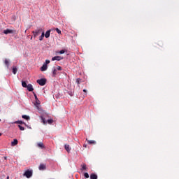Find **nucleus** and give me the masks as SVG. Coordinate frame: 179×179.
Listing matches in <instances>:
<instances>
[{
  "instance_id": "nucleus-1",
  "label": "nucleus",
  "mask_w": 179,
  "mask_h": 179,
  "mask_svg": "<svg viewBox=\"0 0 179 179\" xmlns=\"http://www.w3.org/2000/svg\"><path fill=\"white\" fill-rule=\"evenodd\" d=\"M41 31H43V28H38L36 30L33 31L32 34L34 35V38H36L37 36H40V34H41Z\"/></svg>"
},
{
  "instance_id": "nucleus-2",
  "label": "nucleus",
  "mask_w": 179,
  "mask_h": 179,
  "mask_svg": "<svg viewBox=\"0 0 179 179\" xmlns=\"http://www.w3.org/2000/svg\"><path fill=\"white\" fill-rule=\"evenodd\" d=\"M23 176L27 177V178H31V177H33V171L28 169L24 173Z\"/></svg>"
},
{
  "instance_id": "nucleus-3",
  "label": "nucleus",
  "mask_w": 179,
  "mask_h": 179,
  "mask_svg": "<svg viewBox=\"0 0 179 179\" xmlns=\"http://www.w3.org/2000/svg\"><path fill=\"white\" fill-rule=\"evenodd\" d=\"M36 83L40 85V86H44L47 83V79L41 78L36 80Z\"/></svg>"
},
{
  "instance_id": "nucleus-4",
  "label": "nucleus",
  "mask_w": 179,
  "mask_h": 179,
  "mask_svg": "<svg viewBox=\"0 0 179 179\" xmlns=\"http://www.w3.org/2000/svg\"><path fill=\"white\" fill-rule=\"evenodd\" d=\"M61 59H64V57L61 56H55L52 58V61H61Z\"/></svg>"
},
{
  "instance_id": "nucleus-5",
  "label": "nucleus",
  "mask_w": 179,
  "mask_h": 179,
  "mask_svg": "<svg viewBox=\"0 0 179 179\" xmlns=\"http://www.w3.org/2000/svg\"><path fill=\"white\" fill-rule=\"evenodd\" d=\"M39 170L41 171H43V170H45V169H47V165L45 164H41L39 165V167H38Z\"/></svg>"
},
{
  "instance_id": "nucleus-6",
  "label": "nucleus",
  "mask_w": 179,
  "mask_h": 179,
  "mask_svg": "<svg viewBox=\"0 0 179 179\" xmlns=\"http://www.w3.org/2000/svg\"><path fill=\"white\" fill-rule=\"evenodd\" d=\"M27 88L29 92H33V90H34V89L33 88V85L31 84H28L27 85Z\"/></svg>"
},
{
  "instance_id": "nucleus-7",
  "label": "nucleus",
  "mask_w": 179,
  "mask_h": 179,
  "mask_svg": "<svg viewBox=\"0 0 179 179\" xmlns=\"http://www.w3.org/2000/svg\"><path fill=\"white\" fill-rule=\"evenodd\" d=\"M38 148H40L41 149H45V146L44 145V143L40 142L37 143Z\"/></svg>"
},
{
  "instance_id": "nucleus-8",
  "label": "nucleus",
  "mask_w": 179,
  "mask_h": 179,
  "mask_svg": "<svg viewBox=\"0 0 179 179\" xmlns=\"http://www.w3.org/2000/svg\"><path fill=\"white\" fill-rule=\"evenodd\" d=\"M4 34H10L13 33V30L12 29H6L3 31Z\"/></svg>"
},
{
  "instance_id": "nucleus-9",
  "label": "nucleus",
  "mask_w": 179,
  "mask_h": 179,
  "mask_svg": "<svg viewBox=\"0 0 179 179\" xmlns=\"http://www.w3.org/2000/svg\"><path fill=\"white\" fill-rule=\"evenodd\" d=\"M47 69H48L47 64H44L41 67V71L42 72H44Z\"/></svg>"
},
{
  "instance_id": "nucleus-10",
  "label": "nucleus",
  "mask_w": 179,
  "mask_h": 179,
  "mask_svg": "<svg viewBox=\"0 0 179 179\" xmlns=\"http://www.w3.org/2000/svg\"><path fill=\"white\" fill-rule=\"evenodd\" d=\"M57 76V69L55 67L52 68V78H55Z\"/></svg>"
},
{
  "instance_id": "nucleus-11",
  "label": "nucleus",
  "mask_w": 179,
  "mask_h": 179,
  "mask_svg": "<svg viewBox=\"0 0 179 179\" xmlns=\"http://www.w3.org/2000/svg\"><path fill=\"white\" fill-rule=\"evenodd\" d=\"M64 148L66 150V152H68V153H69V152H71V147L69 146V145H64Z\"/></svg>"
},
{
  "instance_id": "nucleus-12",
  "label": "nucleus",
  "mask_w": 179,
  "mask_h": 179,
  "mask_svg": "<svg viewBox=\"0 0 179 179\" xmlns=\"http://www.w3.org/2000/svg\"><path fill=\"white\" fill-rule=\"evenodd\" d=\"M51 33V30H48L45 34V38H48L50 37V34Z\"/></svg>"
},
{
  "instance_id": "nucleus-13",
  "label": "nucleus",
  "mask_w": 179,
  "mask_h": 179,
  "mask_svg": "<svg viewBox=\"0 0 179 179\" xmlns=\"http://www.w3.org/2000/svg\"><path fill=\"white\" fill-rule=\"evenodd\" d=\"M87 141L89 145H96V141L94 140H87Z\"/></svg>"
},
{
  "instance_id": "nucleus-14",
  "label": "nucleus",
  "mask_w": 179,
  "mask_h": 179,
  "mask_svg": "<svg viewBox=\"0 0 179 179\" xmlns=\"http://www.w3.org/2000/svg\"><path fill=\"white\" fill-rule=\"evenodd\" d=\"M90 179H97V176L95 173H91L90 176Z\"/></svg>"
},
{
  "instance_id": "nucleus-15",
  "label": "nucleus",
  "mask_w": 179,
  "mask_h": 179,
  "mask_svg": "<svg viewBox=\"0 0 179 179\" xmlns=\"http://www.w3.org/2000/svg\"><path fill=\"white\" fill-rule=\"evenodd\" d=\"M44 37H45V33H44V31H43L42 34H41V36L39 37L40 41H43Z\"/></svg>"
},
{
  "instance_id": "nucleus-16",
  "label": "nucleus",
  "mask_w": 179,
  "mask_h": 179,
  "mask_svg": "<svg viewBox=\"0 0 179 179\" xmlns=\"http://www.w3.org/2000/svg\"><path fill=\"white\" fill-rule=\"evenodd\" d=\"M15 124H20L21 125L24 124V125H25L26 127H27V128H29V126H27L26 123H24V122L23 121H17L15 122Z\"/></svg>"
},
{
  "instance_id": "nucleus-17",
  "label": "nucleus",
  "mask_w": 179,
  "mask_h": 179,
  "mask_svg": "<svg viewBox=\"0 0 179 179\" xmlns=\"http://www.w3.org/2000/svg\"><path fill=\"white\" fill-rule=\"evenodd\" d=\"M17 145V139H14L13 141L11 143L12 146H16Z\"/></svg>"
},
{
  "instance_id": "nucleus-18",
  "label": "nucleus",
  "mask_w": 179,
  "mask_h": 179,
  "mask_svg": "<svg viewBox=\"0 0 179 179\" xmlns=\"http://www.w3.org/2000/svg\"><path fill=\"white\" fill-rule=\"evenodd\" d=\"M13 73L14 75H16V73H17V67H15V66L13 67Z\"/></svg>"
},
{
  "instance_id": "nucleus-19",
  "label": "nucleus",
  "mask_w": 179,
  "mask_h": 179,
  "mask_svg": "<svg viewBox=\"0 0 179 179\" xmlns=\"http://www.w3.org/2000/svg\"><path fill=\"white\" fill-rule=\"evenodd\" d=\"M35 106H36V107H38V106H40V100H38V99H36Z\"/></svg>"
},
{
  "instance_id": "nucleus-20",
  "label": "nucleus",
  "mask_w": 179,
  "mask_h": 179,
  "mask_svg": "<svg viewBox=\"0 0 179 179\" xmlns=\"http://www.w3.org/2000/svg\"><path fill=\"white\" fill-rule=\"evenodd\" d=\"M84 170H87V167L86 166V164H84L82 165L81 171H83Z\"/></svg>"
},
{
  "instance_id": "nucleus-21",
  "label": "nucleus",
  "mask_w": 179,
  "mask_h": 179,
  "mask_svg": "<svg viewBox=\"0 0 179 179\" xmlns=\"http://www.w3.org/2000/svg\"><path fill=\"white\" fill-rule=\"evenodd\" d=\"M27 83H26V82L25 81H22V87H27Z\"/></svg>"
},
{
  "instance_id": "nucleus-22",
  "label": "nucleus",
  "mask_w": 179,
  "mask_h": 179,
  "mask_svg": "<svg viewBox=\"0 0 179 179\" xmlns=\"http://www.w3.org/2000/svg\"><path fill=\"white\" fill-rule=\"evenodd\" d=\"M22 117V118H24V120H30V117H29L26 115H23Z\"/></svg>"
},
{
  "instance_id": "nucleus-23",
  "label": "nucleus",
  "mask_w": 179,
  "mask_h": 179,
  "mask_svg": "<svg viewBox=\"0 0 179 179\" xmlns=\"http://www.w3.org/2000/svg\"><path fill=\"white\" fill-rule=\"evenodd\" d=\"M4 62L7 68H9V61H8V59H6Z\"/></svg>"
},
{
  "instance_id": "nucleus-24",
  "label": "nucleus",
  "mask_w": 179,
  "mask_h": 179,
  "mask_svg": "<svg viewBox=\"0 0 179 179\" xmlns=\"http://www.w3.org/2000/svg\"><path fill=\"white\" fill-rule=\"evenodd\" d=\"M57 54H65V50H62L59 52H57Z\"/></svg>"
},
{
  "instance_id": "nucleus-25",
  "label": "nucleus",
  "mask_w": 179,
  "mask_h": 179,
  "mask_svg": "<svg viewBox=\"0 0 179 179\" xmlns=\"http://www.w3.org/2000/svg\"><path fill=\"white\" fill-rule=\"evenodd\" d=\"M47 122L50 124H52V122H54V120L52 119L48 120Z\"/></svg>"
},
{
  "instance_id": "nucleus-26",
  "label": "nucleus",
  "mask_w": 179,
  "mask_h": 179,
  "mask_svg": "<svg viewBox=\"0 0 179 179\" xmlns=\"http://www.w3.org/2000/svg\"><path fill=\"white\" fill-rule=\"evenodd\" d=\"M18 127L20 128V131H24V127L22 125H18Z\"/></svg>"
},
{
  "instance_id": "nucleus-27",
  "label": "nucleus",
  "mask_w": 179,
  "mask_h": 179,
  "mask_svg": "<svg viewBox=\"0 0 179 179\" xmlns=\"http://www.w3.org/2000/svg\"><path fill=\"white\" fill-rule=\"evenodd\" d=\"M84 176H85V178H89V173H85Z\"/></svg>"
},
{
  "instance_id": "nucleus-28",
  "label": "nucleus",
  "mask_w": 179,
  "mask_h": 179,
  "mask_svg": "<svg viewBox=\"0 0 179 179\" xmlns=\"http://www.w3.org/2000/svg\"><path fill=\"white\" fill-rule=\"evenodd\" d=\"M56 31H57V33H58V34H61V30H59V29H58V28H56Z\"/></svg>"
},
{
  "instance_id": "nucleus-29",
  "label": "nucleus",
  "mask_w": 179,
  "mask_h": 179,
  "mask_svg": "<svg viewBox=\"0 0 179 179\" xmlns=\"http://www.w3.org/2000/svg\"><path fill=\"white\" fill-rule=\"evenodd\" d=\"M76 83H78V85H80V78H77L76 79Z\"/></svg>"
},
{
  "instance_id": "nucleus-30",
  "label": "nucleus",
  "mask_w": 179,
  "mask_h": 179,
  "mask_svg": "<svg viewBox=\"0 0 179 179\" xmlns=\"http://www.w3.org/2000/svg\"><path fill=\"white\" fill-rule=\"evenodd\" d=\"M42 122L45 124H47V122L45 121V119H44L43 117H42Z\"/></svg>"
},
{
  "instance_id": "nucleus-31",
  "label": "nucleus",
  "mask_w": 179,
  "mask_h": 179,
  "mask_svg": "<svg viewBox=\"0 0 179 179\" xmlns=\"http://www.w3.org/2000/svg\"><path fill=\"white\" fill-rule=\"evenodd\" d=\"M57 71H62V67L59 66H57Z\"/></svg>"
},
{
  "instance_id": "nucleus-32",
  "label": "nucleus",
  "mask_w": 179,
  "mask_h": 179,
  "mask_svg": "<svg viewBox=\"0 0 179 179\" xmlns=\"http://www.w3.org/2000/svg\"><path fill=\"white\" fill-rule=\"evenodd\" d=\"M50 60L47 59L45 60V65H48V64H50Z\"/></svg>"
},
{
  "instance_id": "nucleus-33",
  "label": "nucleus",
  "mask_w": 179,
  "mask_h": 179,
  "mask_svg": "<svg viewBox=\"0 0 179 179\" xmlns=\"http://www.w3.org/2000/svg\"><path fill=\"white\" fill-rule=\"evenodd\" d=\"M34 97H35V100H37V99H38V98H37V94H36V93L34 92Z\"/></svg>"
},
{
  "instance_id": "nucleus-34",
  "label": "nucleus",
  "mask_w": 179,
  "mask_h": 179,
  "mask_svg": "<svg viewBox=\"0 0 179 179\" xmlns=\"http://www.w3.org/2000/svg\"><path fill=\"white\" fill-rule=\"evenodd\" d=\"M4 160H8V157H4Z\"/></svg>"
},
{
  "instance_id": "nucleus-35",
  "label": "nucleus",
  "mask_w": 179,
  "mask_h": 179,
  "mask_svg": "<svg viewBox=\"0 0 179 179\" xmlns=\"http://www.w3.org/2000/svg\"><path fill=\"white\" fill-rule=\"evenodd\" d=\"M83 92H84L85 93H86L87 91H86V90H83Z\"/></svg>"
},
{
  "instance_id": "nucleus-36",
  "label": "nucleus",
  "mask_w": 179,
  "mask_h": 179,
  "mask_svg": "<svg viewBox=\"0 0 179 179\" xmlns=\"http://www.w3.org/2000/svg\"><path fill=\"white\" fill-rule=\"evenodd\" d=\"M2 136V134L1 133H0V136Z\"/></svg>"
},
{
  "instance_id": "nucleus-37",
  "label": "nucleus",
  "mask_w": 179,
  "mask_h": 179,
  "mask_svg": "<svg viewBox=\"0 0 179 179\" xmlns=\"http://www.w3.org/2000/svg\"><path fill=\"white\" fill-rule=\"evenodd\" d=\"M7 179H9V176L7 177Z\"/></svg>"
}]
</instances>
